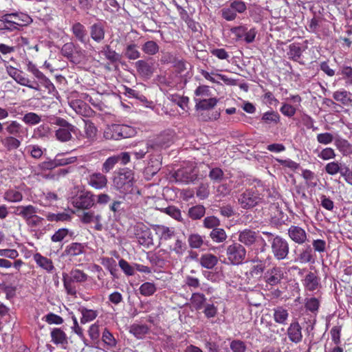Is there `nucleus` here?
I'll return each mask as SVG.
<instances>
[{
    "instance_id": "21",
    "label": "nucleus",
    "mask_w": 352,
    "mask_h": 352,
    "mask_svg": "<svg viewBox=\"0 0 352 352\" xmlns=\"http://www.w3.org/2000/svg\"><path fill=\"white\" fill-rule=\"evenodd\" d=\"M38 211V208L32 205L19 206L15 208L14 214L21 217L26 222L34 217Z\"/></svg>"
},
{
    "instance_id": "19",
    "label": "nucleus",
    "mask_w": 352,
    "mask_h": 352,
    "mask_svg": "<svg viewBox=\"0 0 352 352\" xmlns=\"http://www.w3.org/2000/svg\"><path fill=\"white\" fill-rule=\"evenodd\" d=\"M102 341L104 347L112 352H120L121 349L118 344L117 340L109 330L105 328L102 334Z\"/></svg>"
},
{
    "instance_id": "55",
    "label": "nucleus",
    "mask_w": 352,
    "mask_h": 352,
    "mask_svg": "<svg viewBox=\"0 0 352 352\" xmlns=\"http://www.w3.org/2000/svg\"><path fill=\"white\" fill-rule=\"evenodd\" d=\"M204 228L214 230L220 226V220L214 216L206 217L203 221Z\"/></svg>"
},
{
    "instance_id": "51",
    "label": "nucleus",
    "mask_w": 352,
    "mask_h": 352,
    "mask_svg": "<svg viewBox=\"0 0 352 352\" xmlns=\"http://www.w3.org/2000/svg\"><path fill=\"white\" fill-rule=\"evenodd\" d=\"M188 241L191 248L198 249L204 244V237L198 234H192L188 236Z\"/></svg>"
},
{
    "instance_id": "40",
    "label": "nucleus",
    "mask_w": 352,
    "mask_h": 352,
    "mask_svg": "<svg viewBox=\"0 0 352 352\" xmlns=\"http://www.w3.org/2000/svg\"><path fill=\"white\" fill-rule=\"evenodd\" d=\"M124 56L129 60H136L140 57L138 46L135 43L128 44L124 51Z\"/></svg>"
},
{
    "instance_id": "50",
    "label": "nucleus",
    "mask_w": 352,
    "mask_h": 352,
    "mask_svg": "<svg viewBox=\"0 0 352 352\" xmlns=\"http://www.w3.org/2000/svg\"><path fill=\"white\" fill-rule=\"evenodd\" d=\"M208 177L214 183L221 182L224 178V173L219 167L212 168L209 171Z\"/></svg>"
},
{
    "instance_id": "44",
    "label": "nucleus",
    "mask_w": 352,
    "mask_h": 352,
    "mask_svg": "<svg viewBox=\"0 0 352 352\" xmlns=\"http://www.w3.org/2000/svg\"><path fill=\"white\" fill-rule=\"evenodd\" d=\"M210 237L214 243H223L226 240L228 236L224 229L217 228L212 230Z\"/></svg>"
},
{
    "instance_id": "22",
    "label": "nucleus",
    "mask_w": 352,
    "mask_h": 352,
    "mask_svg": "<svg viewBox=\"0 0 352 352\" xmlns=\"http://www.w3.org/2000/svg\"><path fill=\"white\" fill-rule=\"evenodd\" d=\"M88 184L96 189H102L107 185V178L101 173H94L88 177Z\"/></svg>"
},
{
    "instance_id": "53",
    "label": "nucleus",
    "mask_w": 352,
    "mask_h": 352,
    "mask_svg": "<svg viewBox=\"0 0 352 352\" xmlns=\"http://www.w3.org/2000/svg\"><path fill=\"white\" fill-rule=\"evenodd\" d=\"M287 54L290 59L294 61H298L302 55L301 47L294 43L291 44L289 47V52Z\"/></svg>"
},
{
    "instance_id": "41",
    "label": "nucleus",
    "mask_w": 352,
    "mask_h": 352,
    "mask_svg": "<svg viewBox=\"0 0 352 352\" xmlns=\"http://www.w3.org/2000/svg\"><path fill=\"white\" fill-rule=\"evenodd\" d=\"M351 96L350 92L344 89L336 91L333 94V99L344 105H347L352 101Z\"/></svg>"
},
{
    "instance_id": "56",
    "label": "nucleus",
    "mask_w": 352,
    "mask_h": 352,
    "mask_svg": "<svg viewBox=\"0 0 352 352\" xmlns=\"http://www.w3.org/2000/svg\"><path fill=\"white\" fill-rule=\"evenodd\" d=\"M34 76L38 79L39 82L49 91L54 88L52 82L41 71L38 70Z\"/></svg>"
},
{
    "instance_id": "7",
    "label": "nucleus",
    "mask_w": 352,
    "mask_h": 352,
    "mask_svg": "<svg viewBox=\"0 0 352 352\" xmlns=\"http://www.w3.org/2000/svg\"><path fill=\"white\" fill-rule=\"evenodd\" d=\"M261 198L257 191L252 189H247L239 195L238 204L243 209H251L261 201Z\"/></svg>"
},
{
    "instance_id": "43",
    "label": "nucleus",
    "mask_w": 352,
    "mask_h": 352,
    "mask_svg": "<svg viewBox=\"0 0 352 352\" xmlns=\"http://www.w3.org/2000/svg\"><path fill=\"white\" fill-rule=\"evenodd\" d=\"M149 329L146 324H133L130 328L131 333L138 339H142L148 333Z\"/></svg>"
},
{
    "instance_id": "49",
    "label": "nucleus",
    "mask_w": 352,
    "mask_h": 352,
    "mask_svg": "<svg viewBox=\"0 0 352 352\" xmlns=\"http://www.w3.org/2000/svg\"><path fill=\"white\" fill-rule=\"evenodd\" d=\"M4 199L10 202H19L23 199V195L18 190L10 189L5 192Z\"/></svg>"
},
{
    "instance_id": "18",
    "label": "nucleus",
    "mask_w": 352,
    "mask_h": 352,
    "mask_svg": "<svg viewBox=\"0 0 352 352\" xmlns=\"http://www.w3.org/2000/svg\"><path fill=\"white\" fill-rule=\"evenodd\" d=\"M5 130L9 135L8 136L17 137L18 138H23L28 131L26 128L16 120L6 122Z\"/></svg>"
},
{
    "instance_id": "29",
    "label": "nucleus",
    "mask_w": 352,
    "mask_h": 352,
    "mask_svg": "<svg viewBox=\"0 0 352 352\" xmlns=\"http://www.w3.org/2000/svg\"><path fill=\"white\" fill-rule=\"evenodd\" d=\"M72 30L75 37L80 42L85 43L88 41L86 28L80 22H76L74 23L72 27Z\"/></svg>"
},
{
    "instance_id": "3",
    "label": "nucleus",
    "mask_w": 352,
    "mask_h": 352,
    "mask_svg": "<svg viewBox=\"0 0 352 352\" xmlns=\"http://www.w3.org/2000/svg\"><path fill=\"white\" fill-rule=\"evenodd\" d=\"M114 187L121 193L126 194L133 189L134 173L129 168L120 169L113 179Z\"/></svg>"
},
{
    "instance_id": "27",
    "label": "nucleus",
    "mask_w": 352,
    "mask_h": 352,
    "mask_svg": "<svg viewBox=\"0 0 352 352\" xmlns=\"http://www.w3.org/2000/svg\"><path fill=\"white\" fill-rule=\"evenodd\" d=\"M52 342L58 345L65 346L68 344L66 333L60 328H54L51 331Z\"/></svg>"
},
{
    "instance_id": "25",
    "label": "nucleus",
    "mask_w": 352,
    "mask_h": 352,
    "mask_svg": "<svg viewBox=\"0 0 352 352\" xmlns=\"http://www.w3.org/2000/svg\"><path fill=\"white\" fill-rule=\"evenodd\" d=\"M33 258L36 263L47 272L52 273L54 270L55 267L50 258L42 256L40 253H36L34 254Z\"/></svg>"
},
{
    "instance_id": "33",
    "label": "nucleus",
    "mask_w": 352,
    "mask_h": 352,
    "mask_svg": "<svg viewBox=\"0 0 352 352\" xmlns=\"http://www.w3.org/2000/svg\"><path fill=\"white\" fill-rule=\"evenodd\" d=\"M22 140L23 138H18L17 137L6 136L1 138V142L8 151H12L20 146Z\"/></svg>"
},
{
    "instance_id": "6",
    "label": "nucleus",
    "mask_w": 352,
    "mask_h": 352,
    "mask_svg": "<svg viewBox=\"0 0 352 352\" xmlns=\"http://www.w3.org/2000/svg\"><path fill=\"white\" fill-rule=\"evenodd\" d=\"M247 10V6L241 0L230 1L229 4L221 10V16L228 21L236 19L237 14H243Z\"/></svg>"
},
{
    "instance_id": "38",
    "label": "nucleus",
    "mask_w": 352,
    "mask_h": 352,
    "mask_svg": "<svg viewBox=\"0 0 352 352\" xmlns=\"http://www.w3.org/2000/svg\"><path fill=\"white\" fill-rule=\"evenodd\" d=\"M288 317V311L283 307H278L274 309L273 318L276 322L281 324H285Z\"/></svg>"
},
{
    "instance_id": "61",
    "label": "nucleus",
    "mask_w": 352,
    "mask_h": 352,
    "mask_svg": "<svg viewBox=\"0 0 352 352\" xmlns=\"http://www.w3.org/2000/svg\"><path fill=\"white\" fill-rule=\"evenodd\" d=\"M230 349L232 352H245L246 346L244 342L239 340H234L230 342Z\"/></svg>"
},
{
    "instance_id": "13",
    "label": "nucleus",
    "mask_w": 352,
    "mask_h": 352,
    "mask_svg": "<svg viewBox=\"0 0 352 352\" xmlns=\"http://www.w3.org/2000/svg\"><path fill=\"white\" fill-rule=\"evenodd\" d=\"M12 31L20 30L21 28L32 22V19L26 14L10 13L6 14Z\"/></svg>"
},
{
    "instance_id": "64",
    "label": "nucleus",
    "mask_w": 352,
    "mask_h": 352,
    "mask_svg": "<svg viewBox=\"0 0 352 352\" xmlns=\"http://www.w3.org/2000/svg\"><path fill=\"white\" fill-rule=\"evenodd\" d=\"M340 74L346 80V84L352 85V67L349 66H342L340 69Z\"/></svg>"
},
{
    "instance_id": "54",
    "label": "nucleus",
    "mask_w": 352,
    "mask_h": 352,
    "mask_svg": "<svg viewBox=\"0 0 352 352\" xmlns=\"http://www.w3.org/2000/svg\"><path fill=\"white\" fill-rule=\"evenodd\" d=\"M22 120L27 124L34 125L38 124L41 121L40 116L34 112L25 113Z\"/></svg>"
},
{
    "instance_id": "52",
    "label": "nucleus",
    "mask_w": 352,
    "mask_h": 352,
    "mask_svg": "<svg viewBox=\"0 0 352 352\" xmlns=\"http://www.w3.org/2000/svg\"><path fill=\"white\" fill-rule=\"evenodd\" d=\"M157 290L154 283L146 282L140 287V293L144 296L153 295Z\"/></svg>"
},
{
    "instance_id": "45",
    "label": "nucleus",
    "mask_w": 352,
    "mask_h": 352,
    "mask_svg": "<svg viewBox=\"0 0 352 352\" xmlns=\"http://www.w3.org/2000/svg\"><path fill=\"white\" fill-rule=\"evenodd\" d=\"M160 50V47L154 41H148L142 46V50L147 55L153 56L156 54Z\"/></svg>"
},
{
    "instance_id": "26",
    "label": "nucleus",
    "mask_w": 352,
    "mask_h": 352,
    "mask_svg": "<svg viewBox=\"0 0 352 352\" xmlns=\"http://www.w3.org/2000/svg\"><path fill=\"white\" fill-rule=\"evenodd\" d=\"M91 38L97 43L104 40L105 36L104 26L102 23L98 22L90 27Z\"/></svg>"
},
{
    "instance_id": "14",
    "label": "nucleus",
    "mask_w": 352,
    "mask_h": 352,
    "mask_svg": "<svg viewBox=\"0 0 352 352\" xmlns=\"http://www.w3.org/2000/svg\"><path fill=\"white\" fill-rule=\"evenodd\" d=\"M72 204L77 208L89 209L95 204V195L90 191L82 192L73 198Z\"/></svg>"
},
{
    "instance_id": "32",
    "label": "nucleus",
    "mask_w": 352,
    "mask_h": 352,
    "mask_svg": "<svg viewBox=\"0 0 352 352\" xmlns=\"http://www.w3.org/2000/svg\"><path fill=\"white\" fill-rule=\"evenodd\" d=\"M135 68L140 75L150 77L153 74L152 66L144 60H139L135 63Z\"/></svg>"
},
{
    "instance_id": "42",
    "label": "nucleus",
    "mask_w": 352,
    "mask_h": 352,
    "mask_svg": "<svg viewBox=\"0 0 352 352\" xmlns=\"http://www.w3.org/2000/svg\"><path fill=\"white\" fill-rule=\"evenodd\" d=\"M206 213V208L202 205H196L188 209V214L192 220L201 219Z\"/></svg>"
},
{
    "instance_id": "5",
    "label": "nucleus",
    "mask_w": 352,
    "mask_h": 352,
    "mask_svg": "<svg viewBox=\"0 0 352 352\" xmlns=\"http://www.w3.org/2000/svg\"><path fill=\"white\" fill-rule=\"evenodd\" d=\"M226 254L230 264L238 265L242 264L245 259L247 251L242 244L232 242L226 247Z\"/></svg>"
},
{
    "instance_id": "11",
    "label": "nucleus",
    "mask_w": 352,
    "mask_h": 352,
    "mask_svg": "<svg viewBox=\"0 0 352 352\" xmlns=\"http://www.w3.org/2000/svg\"><path fill=\"white\" fill-rule=\"evenodd\" d=\"M7 73L11 76L17 83L23 86H26L30 89L38 91L39 85L37 82H31L28 78L23 76L22 72L13 67L12 66H6Z\"/></svg>"
},
{
    "instance_id": "63",
    "label": "nucleus",
    "mask_w": 352,
    "mask_h": 352,
    "mask_svg": "<svg viewBox=\"0 0 352 352\" xmlns=\"http://www.w3.org/2000/svg\"><path fill=\"white\" fill-rule=\"evenodd\" d=\"M280 111L285 116L289 118L294 116L296 112V109L287 103H283L280 109Z\"/></svg>"
},
{
    "instance_id": "35",
    "label": "nucleus",
    "mask_w": 352,
    "mask_h": 352,
    "mask_svg": "<svg viewBox=\"0 0 352 352\" xmlns=\"http://www.w3.org/2000/svg\"><path fill=\"white\" fill-rule=\"evenodd\" d=\"M196 102V109L199 110H209L212 109L217 103V99L215 98H210L208 99H197L195 98Z\"/></svg>"
},
{
    "instance_id": "59",
    "label": "nucleus",
    "mask_w": 352,
    "mask_h": 352,
    "mask_svg": "<svg viewBox=\"0 0 352 352\" xmlns=\"http://www.w3.org/2000/svg\"><path fill=\"white\" fill-rule=\"evenodd\" d=\"M320 306L319 300L315 298L312 297L310 298H307L305 302V308L310 311L311 312H316L318 310Z\"/></svg>"
},
{
    "instance_id": "9",
    "label": "nucleus",
    "mask_w": 352,
    "mask_h": 352,
    "mask_svg": "<svg viewBox=\"0 0 352 352\" xmlns=\"http://www.w3.org/2000/svg\"><path fill=\"white\" fill-rule=\"evenodd\" d=\"M55 124L59 126V129L56 131V138L61 142H67L71 140V133H76L77 128L69 123L62 118H57Z\"/></svg>"
},
{
    "instance_id": "2",
    "label": "nucleus",
    "mask_w": 352,
    "mask_h": 352,
    "mask_svg": "<svg viewBox=\"0 0 352 352\" xmlns=\"http://www.w3.org/2000/svg\"><path fill=\"white\" fill-rule=\"evenodd\" d=\"M87 278V274L78 269H73L69 274L63 273V286L67 294L76 297L77 289L75 283H85Z\"/></svg>"
},
{
    "instance_id": "20",
    "label": "nucleus",
    "mask_w": 352,
    "mask_h": 352,
    "mask_svg": "<svg viewBox=\"0 0 352 352\" xmlns=\"http://www.w3.org/2000/svg\"><path fill=\"white\" fill-rule=\"evenodd\" d=\"M289 340L295 343H300L302 340V327L298 321H292L287 329Z\"/></svg>"
},
{
    "instance_id": "17",
    "label": "nucleus",
    "mask_w": 352,
    "mask_h": 352,
    "mask_svg": "<svg viewBox=\"0 0 352 352\" xmlns=\"http://www.w3.org/2000/svg\"><path fill=\"white\" fill-rule=\"evenodd\" d=\"M284 278L283 269L280 267H273L269 269L264 275L265 282L271 285L275 286L280 283L281 280Z\"/></svg>"
},
{
    "instance_id": "58",
    "label": "nucleus",
    "mask_w": 352,
    "mask_h": 352,
    "mask_svg": "<svg viewBox=\"0 0 352 352\" xmlns=\"http://www.w3.org/2000/svg\"><path fill=\"white\" fill-rule=\"evenodd\" d=\"M204 314L207 318H214L217 316L218 309L212 303H206L204 307Z\"/></svg>"
},
{
    "instance_id": "36",
    "label": "nucleus",
    "mask_w": 352,
    "mask_h": 352,
    "mask_svg": "<svg viewBox=\"0 0 352 352\" xmlns=\"http://www.w3.org/2000/svg\"><path fill=\"white\" fill-rule=\"evenodd\" d=\"M280 115L274 111H268L261 117V121L267 125H276L280 122Z\"/></svg>"
},
{
    "instance_id": "23",
    "label": "nucleus",
    "mask_w": 352,
    "mask_h": 352,
    "mask_svg": "<svg viewBox=\"0 0 352 352\" xmlns=\"http://www.w3.org/2000/svg\"><path fill=\"white\" fill-rule=\"evenodd\" d=\"M85 243L74 242L67 245L62 254L63 256H76L85 252Z\"/></svg>"
},
{
    "instance_id": "39",
    "label": "nucleus",
    "mask_w": 352,
    "mask_h": 352,
    "mask_svg": "<svg viewBox=\"0 0 352 352\" xmlns=\"http://www.w3.org/2000/svg\"><path fill=\"white\" fill-rule=\"evenodd\" d=\"M78 311L82 314L80 322L85 324L94 320L98 316V311L93 309H89L85 307H80Z\"/></svg>"
},
{
    "instance_id": "10",
    "label": "nucleus",
    "mask_w": 352,
    "mask_h": 352,
    "mask_svg": "<svg viewBox=\"0 0 352 352\" xmlns=\"http://www.w3.org/2000/svg\"><path fill=\"white\" fill-rule=\"evenodd\" d=\"M133 233L140 245L149 247L153 245V236L150 229L143 223H137L133 226Z\"/></svg>"
},
{
    "instance_id": "4",
    "label": "nucleus",
    "mask_w": 352,
    "mask_h": 352,
    "mask_svg": "<svg viewBox=\"0 0 352 352\" xmlns=\"http://www.w3.org/2000/svg\"><path fill=\"white\" fill-rule=\"evenodd\" d=\"M136 131L132 126L124 124H112L105 129L103 137L106 140H119L133 137Z\"/></svg>"
},
{
    "instance_id": "24",
    "label": "nucleus",
    "mask_w": 352,
    "mask_h": 352,
    "mask_svg": "<svg viewBox=\"0 0 352 352\" xmlns=\"http://www.w3.org/2000/svg\"><path fill=\"white\" fill-rule=\"evenodd\" d=\"M176 182L184 184L193 182L197 179V175L185 168L178 169L174 173Z\"/></svg>"
},
{
    "instance_id": "37",
    "label": "nucleus",
    "mask_w": 352,
    "mask_h": 352,
    "mask_svg": "<svg viewBox=\"0 0 352 352\" xmlns=\"http://www.w3.org/2000/svg\"><path fill=\"white\" fill-rule=\"evenodd\" d=\"M70 107L76 113L85 116L89 110V107L81 100H72L69 103Z\"/></svg>"
},
{
    "instance_id": "46",
    "label": "nucleus",
    "mask_w": 352,
    "mask_h": 352,
    "mask_svg": "<svg viewBox=\"0 0 352 352\" xmlns=\"http://www.w3.org/2000/svg\"><path fill=\"white\" fill-rule=\"evenodd\" d=\"M97 128L94 124L90 120L85 121V136L89 140H94L97 135Z\"/></svg>"
},
{
    "instance_id": "12",
    "label": "nucleus",
    "mask_w": 352,
    "mask_h": 352,
    "mask_svg": "<svg viewBox=\"0 0 352 352\" xmlns=\"http://www.w3.org/2000/svg\"><path fill=\"white\" fill-rule=\"evenodd\" d=\"M130 161V155L127 152H122L118 155L109 157L102 164V171L104 173L110 172L115 166L120 162L125 165Z\"/></svg>"
},
{
    "instance_id": "47",
    "label": "nucleus",
    "mask_w": 352,
    "mask_h": 352,
    "mask_svg": "<svg viewBox=\"0 0 352 352\" xmlns=\"http://www.w3.org/2000/svg\"><path fill=\"white\" fill-rule=\"evenodd\" d=\"M191 302L197 310L202 309L206 303V296L201 293H194L191 297Z\"/></svg>"
},
{
    "instance_id": "62",
    "label": "nucleus",
    "mask_w": 352,
    "mask_h": 352,
    "mask_svg": "<svg viewBox=\"0 0 352 352\" xmlns=\"http://www.w3.org/2000/svg\"><path fill=\"white\" fill-rule=\"evenodd\" d=\"M335 144L338 149L342 153H348L351 149L349 142L344 139L338 138L335 140Z\"/></svg>"
},
{
    "instance_id": "15",
    "label": "nucleus",
    "mask_w": 352,
    "mask_h": 352,
    "mask_svg": "<svg viewBox=\"0 0 352 352\" xmlns=\"http://www.w3.org/2000/svg\"><path fill=\"white\" fill-rule=\"evenodd\" d=\"M263 239L261 236H258L257 233L250 229H245L242 231L239 232V243L243 244L247 247H250L254 245L256 243H258L259 241L261 242L262 244Z\"/></svg>"
},
{
    "instance_id": "48",
    "label": "nucleus",
    "mask_w": 352,
    "mask_h": 352,
    "mask_svg": "<svg viewBox=\"0 0 352 352\" xmlns=\"http://www.w3.org/2000/svg\"><path fill=\"white\" fill-rule=\"evenodd\" d=\"M102 52L104 54L107 59L110 60L111 63L117 62L120 59V55L115 50H112L109 45H106L103 47Z\"/></svg>"
},
{
    "instance_id": "1",
    "label": "nucleus",
    "mask_w": 352,
    "mask_h": 352,
    "mask_svg": "<svg viewBox=\"0 0 352 352\" xmlns=\"http://www.w3.org/2000/svg\"><path fill=\"white\" fill-rule=\"evenodd\" d=\"M261 240L262 244L259 248L254 250V256L252 260L253 263H256L250 270V274L252 277L261 276L271 263L272 257L266 252L267 243L263 239H261Z\"/></svg>"
},
{
    "instance_id": "34",
    "label": "nucleus",
    "mask_w": 352,
    "mask_h": 352,
    "mask_svg": "<svg viewBox=\"0 0 352 352\" xmlns=\"http://www.w3.org/2000/svg\"><path fill=\"white\" fill-rule=\"evenodd\" d=\"M298 259L302 263H314L315 258L312 248L309 245L302 248Z\"/></svg>"
},
{
    "instance_id": "57",
    "label": "nucleus",
    "mask_w": 352,
    "mask_h": 352,
    "mask_svg": "<svg viewBox=\"0 0 352 352\" xmlns=\"http://www.w3.org/2000/svg\"><path fill=\"white\" fill-rule=\"evenodd\" d=\"M119 266L124 272V273L127 276H133L135 273V265H131L126 261L123 258H121L119 261Z\"/></svg>"
},
{
    "instance_id": "60",
    "label": "nucleus",
    "mask_w": 352,
    "mask_h": 352,
    "mask_svg": "<svg viewBox=\"0 0 352 352\" xmlns=\"http://www.w3.org/2000/svg\"><path fill=\"white\" fill-rule=\"evenodd\" d=\"M342 164H339L338 162H332L328 163L325 166V171L331 175H336L338 173H340V170Z\"/></svg>"
},
{
    "instance_id": "31",
    "label": "nucleus",
    "mask_w": 352,
    "mask_h": 352,
    "mask_svg": "<svg viewBox=\"0 0 352 352\" xmlns=\"http://www.w3.org/2000/svg\"><path fill=\"white\" fill-rule=\"evenodd\" d=\"M303 285L308 291H315L318 287L319 279L314 273L309 272L303 280Z\"/></svg>"
},
{
    "instance_id": "16",
    "label": "nucleus",
    "mask_w": 352,
    "mask_h": 352,
    "mask_svg": "<svg viewBox=\"0 0 352 352\" xmlns=\"http://www.w3.org/2000/svg\"><path fill=\"white\" fill-rule=\"evenodd\" d=\"M287 234L292 241L298 245L309 241L306 231L298 226H291L287 230Z\"/></svg>"
},
{
    "instance_id": "8",
    "label": "nucleus",
    "mask_w": 352,
    "mask_h": 352,
    "mask_svg": "<svg viewBox=\"0 0 352 352\" xmlns=\"http://www.w3.org/2000/svg\"><path fill=\"white\" fill-rule=\"evenodd\" d=\"M271 250L274 258L278 261H282L287 258L289 252L288 241L282 236L276 237L272 241Z\"/></svg>"
},
{
    "instance_id": "30",
    "label": "nucleus",
    "mask_w": 352,
    "mask_h": 352,
    "mask_svg": "<svg viewBox=\"0 0 352 352\" xmlns=\"http://www.w3.org/2000/svg\"><path fill=\"white\" fill-rule=\"evenodd\" d=\"M154 230L161 240L167 241L175 236V230L162 225L154 226Z\"/></svg>"
},
{
    "instance_id": "28",
    "label": "nucleus",
    "mask_w": 352,
    "mask_h": 352,
    "mask_svg": "<svg viewBox=\"0 0 352 352\" xmlns=\"http://www.w3.org/2000/svg\"><path fill=\"white\" fill-rule=\"evenodd\" d=\"M217 263L218 258L211 253L203 254L199 258V264L208 270L213 269Z\"/></svg>"
}]
</instances>
